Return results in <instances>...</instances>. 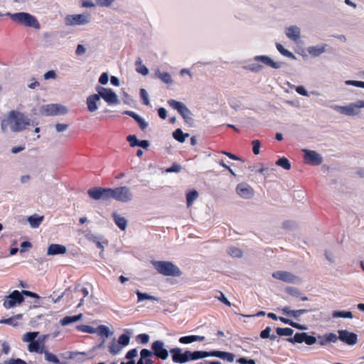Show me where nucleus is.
<instances>
[{
  "label": "nucleus",
  "instance_id": "nucleus-24",
  "mask_svg": "<svg viewBox=\"0 0 364 364\" xmlns=\"http://www.w3.org/2000/svg\"><path fill=\"white\" fill-rule=\"evenodd\" d=\"M67 252L66 247L59 244H51L47 250L48 255H63Z\"/></svg>",
  "mask_w": 364,
  "mask_h": 364
},
{
  "label": "nucleus",
  "instance_id": "nucleus-51",
  "mask_svg": "<svg viewBox=\"0 0 364 364\" xmlns=\"http://www.w3.org/2000/svg\"><path fill=\"white\" fill-rule=\"evenodd\" d=\"M97 6L101 7H110L116 0H95Z\"/></svg>",
  "mask_w": 364,
  "mask_h": 364
},
{
  "label": "nucleus",
  "instance_id": "nucleus-5",
  "mask_svg": "<svg viewBox=\"0 0 364 364\" xmlns=\"http://www.w3.org/2000/svg\"><path fill=\"white\" fill-rule=\"evenodd\" d=\"M110 198L122 203H128L133 199V194L127 186L110 188Z\"/></svg>",
  "mask_w": 364,
  "mask_h": 364
},
{
  "label": "nucleus",
  "instance_id": "nucleus-38",
  "mask_svg": "<svg viewBox=\"0 0 364 364\" xmlns=\"http://www.w3.org/2000/svg\"><path fill=\"white\" fill-rule=\"evenodd\" d=\"M333 318H352L353 317L351 311H335L332 314Z\"/></svg>",
  "mask_w": 364,
  "mask_h": 364
},
{
  "label": "nucleus",
  "instance_id": "nucleus-6",
  "mask_svg": "<svg viewBox=\"0 0 364 364\" xmlns=\"http://www.w3.org/2000/svg\"><path fill=\"white\" fill-rule=\"evenodd\" d=\"M332 108L342 114L355 116L359 114L360 108H364V100H358L346 106L333 105Z\"/></svg>",
  "mask_w": 364,
  "mask_h": 364
},
{
  "label": "nucleus",
  "instance_id": "nucleus-58",
  "mask_svg": "<svg viewBox=\"0 0 364 364\" xmlns=\"http://www.w3.org/2000/svg\"><path fill=\"white\" fill-rule=\"evenodd\" d=\"M178 341L182 344H189L193 341V335L182 336L179 338Z\"/></svg>",
  "mask_w": 364,
  "mask_h": 364
},
{
  "label": "nucleus",
  "instance_id": "nucleus-54",
  "mask_svg": "<svg viewBox=\"0 0 364 364\" xmlns=\"http://www.w3.org/2000/svg\"><path fill=\"white\" fill-rule=\"evenodd\" d=\"M345 84L346 85H353V86H355L358 87L364 88V82H363V81L348 80L345 81Z\"/></svg>",
  "mask_w": 364,
  "mask_h": 364
},
{
  "label": "nucleus",
  "instance_id": "nucleus-45",
  "mask_svg": "<svg viewBox=\"0 0 364 364\" xmlns=\"http://www.w3.org/2000/svg\"><path fill=\"white\" fill-rule=\"evenodd\" d=\"M263 68V66L258 63H251L245 67V69L248 70L252 73H259Z\"/></svg>",
  "mask_w": 364,
  "mask_h": 364
},
{
  "label": "nucleus",
  "instance_id": "nucleus-36",
  "mask_svg": "<svg viewBox=\"0 0 364 364\" xmlns=\"http://www.w3.org/2000/svg\"><path fill=\"white\" fill-rule=\"evenodd\" d=\"M188 136V134H184L183 131L179 128L176 129L173 133V138L181 143L184 142L186 138H187Z\"/></svg>",
  "mask_w": 364,
  "mask_h": 364
},
{
  "label": "nucleus",
  "instance_id": "nucleus-10",
  "mask_svg": "<svg viewBox=\"0 0 364 364\" xmlns=\"http://www.w3.org/2000/svg\"><path fill=\"white\" fill-rule=\"evenodd\" d=\"M40 112L45 116H55L67 113V109L65 107L58 104H49L42 106Z\"/></svg>",
  "mask_w": 364,
  "mask_h": 364
},
{
  "label": "nucleus",
  "instance_id": "nucleus-62",
  "mask_svg": "<svg viewBox=\"0 0 364 364\" xmlns=\"http://www.w3.org/2000/svg\"><path fill=\"white\" fill-rule=\"evenodd\" d=\"M272 329L269 326L266 327L260 333V337L263 339L268 338L270 336Z\"/></svg>",
  "mask_w": 364,
  "mask_h": 364
},
{
  "label": "nucleus",
  "instance_id": "nucleus-18",
  "mask_svg": "<svg viewBox=\"0 0 364 364\" xmlns=\"http://www.w3.org/2000/svg\"><path fill=\"white\" fill-rule=\"evenodd\" d=\"M338 333L339 340L349 346H354L358 343V336L355 333L347 330H338Z\"/></svg>",
  "mask_w": 364,
  "mask_h": 364
},
{
  "label": "nucleus",
  "instance_id": "nucleus-42",
  "mask_svg": "<svg viewBox=\"0 0 364 364\" xmlns=\"http://www.w3.org/2000/svg\"><path fill=\"white\" fill-rule=\"evenodd\" d=\"M117 341L122 348H124L129 345L130 342V336L126 333H123L119 336Z\"/></svg>",
  "mask_w": 364,
  "mask_h": 364
},
{
  "label": "nucleus",
  "instance_id": "nucleus-27",
  "mask_svg": "<svg viewBox=\"0 0 364 364\" xmlns=\"http://www.w3.org/2000/svg\"><path fill=\"white\" fill-rule=\"evenodd\" d=\"M326 44L309 46L307 48V52L312 57H318L326 52Z\"/></svg>",
  "mask_w": 364,
  "mask_h": 364
},
{
  "label": "nucleus",
  "instance_id": "nucleus-63",
  "mask_svg": "<svg viewBox=\"0 0 364 364\" xmlns=\"http://www.w3.org/2000/svg\"><path fill=\"white\" fill-rule=\"evenodd\" d=\"M6 364H26V361L21 358H11L5 362Z\"/></svg>",
  "mask_w": 364,
  "mask_h": 364
},
{
  "label": "nucleus",
  "instance_id": "nucleus-9",
  "mask_svg": "<svg viewBox=\"0 0 364 364\" xmlns=\"http://www.w3.org/2000/svg\"><path fill=\"white\" fill-rule=\"evenodd\" d=\"M90 22L88 14L67 15L65 18V23L67 26H82Z\"/></svg>",
  "mask_w": 364,
  "mask_h": 364
},
{
  "label": "nucleus",
  "instance_id": "nucleus-37",
  "mask_svg": "<svg viewBox=\"0 0 364 364\" xmlns=\"http://www.w3.org/2000/svg\"><path fill=\"white\" fill-rule=\"evenodd\" d=\"M276 48L278 50V51L284 56L288 57L291 59H296V56L294 55V54L291 51L288 50L287 49L284 48L282 44L277 43Z\"/></svg>",
  "mask_w": 364,
  "mask_h": 364
},
{
  "label": "nucleus",
  "instance_id": "nucleus-56",
  "mask_svg": "<svg viewBox=\"0 0 364 364\" xmlns=\"http://www.w3.org/2000/svg\"><path fill=\"white\" fill-rule=\"evenodd\" d=\"M325 335L326 336V339H327L326 341H328V343H335L339 339L338 336H337L334 333H326Z\"/></svg>",
  "mask_w": 364,
  "mask_h": 364
},
{
  "label": "nucleus",
  "instance_id": "nucleus-1",
  "mask_svg": "<svg viewBox=\"0 0 364 364\" xmlns=\"http://www.w3.org/2000/svg\"><path fill=\"white\" fill-rule=\"evenodd\" d=\"M30 119L26 117L24 114L16 110H11L1 121V129L4 133L6 132L9 128L12 132H20L30 124Z\"/></svg>",
  "mask_w": 364,
  "mask_h": 364
},
{
  "label": "nucleus",
  "instance_id": "nucleus-8",
  "mask_svg": "<svg viewBox=\"0 0 364 364\" xmlns=\"http://www.w3.org/2000/svg\"><path fill=\"white\" fill-rule=\"evenodd\" d=\"M167 102L171 107L177 110L186 122H188L192 119V113L184 103L173 99L168 100Z\"/></svg>",
  "mask_w": 364,
  "mask_h": 364
},
{
  "label": "nucleus",
  "instance_id": "nucleus-14",
  "mask_svg": "<svg viewBox=\"0 0 364 364\" xmlns=\"http://www.w3.org/2000/svg\"><path fill=\"white\" fill-rule=\"evenodd\" d=\"M88 196L94 200L110 199V188H94L87 191Z\"/></svg>",
  "mask_w": 364,
  "mask_h": 364
},
{
  "label": "nucleus",
  "instance_id": "nucleus-28",
  "mask_svg": "<svg viewBox=\"0 0 364 364\" xmlns=\"http://www.w3.org/2000/svg\"><path fill=\"white\" fill-rule=\"evenodd\" d=\"M112 218L116 225L121 230H124L127 226V220L124 217L121 216L117 213H112Z\"/></svg>",
  "mask_w": 364,
  "mask_h": 364
},
{
  "label": "nucleus",
  "instance_id": "nucleus-52",
  "mask_svg": "<svg viewBox=\"0 0 364 364\" xmlns=\"http://www.w3.org/2000/svg\"><path fill=\"white\" fill-rule=\"evenodd\" d=\"M138 350L136 348L129 350L125 355L124 358L129 360H134V358L137 356Z\"/></svg>",
  "mask_w": 364,
  "mask_h": 364
},
{
  "label": "nucleus",
  "instance_id": "nucleus-4",
  "mask_svg": "<svg viewBox=\"0 0 364 364\" xmlns=\"http://www.w3.org/2000/svg\"><path fill=\"white\" fill-rule=\"evenodd\" d=\"M6 16H9L12 21L22 24L27 27L34 28L36 29L40 28V23L38 19L33 15L27 12H18L11 14L7 12L4 14Z\"/></svg>",
  "mask_w": 364,
  "mask_h": 364
},
{
  "label": "nucleus",
  "instance_id": "nucleus-46",
  "mask_svg": "<svg viewBox=\"0 0 364 364\" xmlns=\"http://www.w3.org/2000/svg\"><path fill=\"white\" fill-rule=\"evenodd\" d=\"M154 355L153 350L151 348V350L143 348L140 351V358L142 359H146L150 358Z\"/></svg>",
  "mask_w": 364,
  "mask_h": 364
},
{
  "label": "nucleus",
  "instance_id": "nucleus-50",
  "mask_svg": "<svg viewBox=\"0 0 364 364\" xmlns=\"http://www.w3.org/2000/svg\"><path fill=\"white\" fill-rule=\"evenodd\" d=\"M77 329L82 332L88 333H95L96 332L95 328L88 325H80L77 326Z\"/></svg>",
  "mask_w": 364,
  "mask_h": 364
},
{
  "label": "nucleus",
  "instance_id": "nucleus-34",
  "mask_svg": "<svg viewBox=\"0 0 364 364\" xmlns=\"http://www.w3.org/2000/svg\"><path fill=\"white\" fill-rule=\"evenodd\" d=\"M95 331L99 336H104L105 338H108L112 336L113 332L110 331L109 328L105 325H100L95 328Z\"/></svg>",
  "mask_w": 364,
  "mask_h": 364
},
{
  "label": "nucleus",
  "instance_id": "nucleus-22",
  "mask_svg": "<svg viewBox=\"0 0 364 364\" xmlns=\"http://www.w3.org/2000/svg\"><path fill=\"white\" fill-rule=\"evenodd\" d=\"M46 338V336H43L42 338H38L37 340H36L33 342H31V343H29L28 346V350L30 352H36L38 353H44V352L46 350L44 348L43 341Z\"/></svg>",
  "mask_w": 364,
  "mask_h": 364
},
{
  "label": "nucleus",
  "instance_id": "nucleus-33",
  "mask_svg": "<svg viewBox=\"0 0 364 364\" xmlns=\"http://www.w3.org/2000/svg\"><path fill=\"white\" fill-rule=\"evenodd\" d=\"M45 360L49 363H53L54 364H67L65 361H60L56 355L50 353L48 350L44 352Z\"/></svg>",
  "mask_w": 364,
  "mask_h": 364
},
{
  "label": "nucleus",
  "instance_id": "nucleus-55",
  "mask_svg": "<svg viewBox=\"0 0 364 364\" xmlns=\"http://www.w3.org/2000/svg\"><path fill=\"white\" fill-rule=\"evenodd\" d=\"M286 292L296 297H299L301 295V292L296 288L292 287H287L286 289Z\"/></svg>",
  "mask_w": 364,
  "mask_h": 364
},
{
  "label": "nucleus",
  "instance_id": "nucleus-30",
  "mask_svg": "<svg viewBox=\"0 0 364 364\" xmlns=\"http://www.w3.org/2000/svg\"><path fill=\"white\" fill-rule=\"evenodd\" d=\"M82 317V314H80L78 315L75 316H65L63 318L60 319V323L63 326H67L71 323L76 322L81 319Z\"/></svg>",
  "mask_w": 364,
  "mask_h": 364
},
{
  "label": "nucleus",
  "instance_id": "nucleus-31",
  "mask_svg": "<svg viewBox=\"0 0 364 364\" xmlns=\"http://www.w3.org/2000/svg\"><path fill=\"white\" fill-rule=\"evenodd\" d=\"M136 294L137 295V301L141 302L144 300H151L154 301H159V298L149 295L146 293L141 292L139 290H136L135 291Z\"/></svg>",
  "mask_w": 364,
  "mask_h": 364
},
{
  "label": "nucleus",
  "instance_id": "nucleus-32",
  "mask_svg": "<svg viewBox=\"0 0 364 364\" xmlns=\"http://www.w3.org/2000/svg\"><path fill=\"white\" fill-rule=\"evenodd\" d=\"M43 220V216H38V215H33L28 218V221L33 228H37L40 226Z\"/></svg>",
  "mask_w": 364,
  "mask_h": 364
},
{
  "label": "nucleus",
  "instance_id": "nucleus-20",
  "mask_svg": "<svg viewBox=\"0 0 364 364\" xmlns=\"http://www.w3.org/2000/svg\"><path fill=\"white\" fill-rule=\"evenodd\" d=\"M237 193L242 198L245 199L251 198L254 195L252 188L247 183H239L236 187Z\"/></svg>",
  "mask_w": 364,
  "mask_h": 364
},
{
  "label": "nucleus",
  "instance_id": "nucleus-53",
  "mask_svg": "<svg viewBox=\"0 0 364 364\" xmlns=\"http://www.w3.org/2000/svg\"><path fill=\"white\" fill-rule=\"evenodd\" d=\"M140 97L143 100V103L146 105H149L150 104L149 95L146 90L144 88L140 90Z\"/></svg>",
  "mask_w": 364,
  "mask_h": 364
},
{
  "label": "nucleus",
  "instance_id": "nucleus-35",
  "mask_svg": "<svg viewBox=\"0 0 364 364\" xmlns=\"http://www.w3.org/2000/svg\"><path fill=\"white\" fill-rule=\"evenodd\" d=\"M75 293L80 294L82 295V298L80 299V303L77 305V307L79 308L83 304V301L85 297H87L89 294V291L87 288L77 287L74 289Z\"/></svg>",
  "mask_w": 364,
  "mask_h": 364
},
{
  "label": "nucleus",
  "instance_id": "nucleus-12",
  "mask_svg": "<svg viewBox=\"0 0 364 364\" xmlns=\"http://www.w3.org/2000/svg\"><path fill=\"white\" fill-rule=\"evenodd\" d=\"M287 341L293 344L305 343L306 345L311 346L316 343L317 338L302 332L296 333L293 337L288 338Z\"/></svg>",
  "mask_w": 364,
  "mask_h": 364
},
{
  "label": "nucleus",
  "instance_id": "nucleus-16",
  "mask_svg": "<svg viewBox=\"0 0 364 364\" xmlns=\"http://www.w3.org/2000/svg\"><path fill=\"white\" fill-rule=\"evenodd\" d=\"M302 151L304 154V158L306 164L311 166H318L322 164L323 158L316 151L306 149H302Z\"/></svg>",
  "mask_w": 364,
  "mask_h": 364
},
{
  "label": "nucleus",
  "instance_id": "nucleus-13",
  "mask_svg": "<svg viewBox=\"0 0 364 364\" xmlns=\"http://www.w3.org/2000/svg\"><path fill=\"white\" fill-rule=\"evenodd\" d=\"M151 348L153 350L154 355L158 359L165 360L168 358L169 351L165 348L162 341L157 340L153 342Z\"/></svg>",
  "mask_w": 364,
  "mask_h": 364
},
{
  "label": "nucleus",
  "instance_id": "nucleus-60",
  "mask_svg": "<svg viewBox=\"0 0 364 364\" xmlns=\"http://www.w3.org/2000/svg\"><path fill=\"white\" fill-rule=\"evenodd\" d=\"M127 141L132 147L138 146L139 140L135 135H129L127 138Z\"/></svg>",
  "mask_w": 364,
  "mask_h": 364
},
{
  "label": "nucleus",
  "instance_id": "nucleus-15",
  "mask_svg": "<svg viewBox=\"0 0 364 364\" xmlns=\"http://www.w3.org/2000/svg\"><path fill=\"white\" fill-rule=\"evenodd\" d=\"M208 357H216L223 360L232 362L235 358V355L232 353L220 351V350H212V351H203L200 350V359Z\"/></svg>",
  "mask_w": 364,
  "mask_h": 364
},
{
  "label": "nucleus",
  "instance_id": "nucleus-49",
  "mask_svg": "<svg viewBox=\"0 0 364 364\" xmlns=\"http://www.w3.org/2000/svg\"><path fill=\"white\" fill-rule=\"evenodd\" d=\"M124 114H126V115H128L131 117H132L137 123L138 124L142 121L144 120V119L140 117L139 114H137L136 113H135L133 111H129V110H127V111H124L123 112Z\"/></svg>",
  "mask_w": 364,
  "mask_h": 364
},
{
  "label": "nucleus",
  "instance_id": "nucleus-48",
  "mask_svg": "<svg viewBox=\"0 0 364 364\" xmlns=\"http://www.w3.org/2000/svg\"><path fill=\"white\" fill-rule=\"evenodd\" d=\"M124 114H126V115H128L131 117H132L137 123L138 124L142 121L144 120V119L140 117L139 114H137L136 113H135L133 111H129V110H127V111H124L123 112Z\"/></svg>",
  "mask_w": 364,
  "mask_h": 364
},
{
  "label": "nucleus",
  "instance_id": "nucleus-29",
  "mask_svg": "<svg viewBox=\"0 0 364 364\" xmlns=\"http://www.w3.org/2000/svg\"><path fill=\"white\" fill-rule=\"evenodd\" d=\"M154 77L159 78L167 85H170L173 82L171 75L167 72H161L159 69L155 71Z\"/></svg>",
  "mask_w": 364,
  "mask_h": 364
},
{
  "label": "nucleus",
  "instance_id": "nucleus-40",
  "mask_svg": "<svg viewBox=\"0 0 364 364\" xmlns=\"http://www.w3.org/2000/svg\"><path fill=\"white\" fill-rule=\"evenodd\" d=\"M227 252L232 257L240 258L242 256V252L241 250L236 247H229L227 249Z\"/></svg>",
  "mask_w": 364,
  "mask_h": 364
},
{
  "label": "nucleus",
  "instance_id": "nucleus-57",
  "mask_svg": "<svg viewBox=\"0 0 364 364\" xmlns=\"http://www.w3.org/2000/svg\"><path fill=\"white\" fill-rule=\"evenodd\" d=\"M252 151L254 154L257 155L259 154V149H260V141L257 139L253 140L252 141Z\"/></svg>",
  "mask_w": 364,
  "mask_h": 364
},
{
  "label": "nucleus",
  "instance_id": "nucleus-3",
  "mask_svg": "<svg viewBox=\"0 0 364 364\" xmlns=\"http://www.w3.org/2000/svg\"><path fill=\"white\" fill-rule=\"evenodd\" d=\"M173 363L183 364L188 361L200 359V350H185L181 348H173L169 350Z\"/></svg>",
  "mask_w": 364,
  "mask_h": 364
},
{
  "label": "nucleus",
  "instance_id": "nucleus-11",
  "mask_svg": "<svg viewBox=\"0 0 364 364\" xmlns=\"http://www.w3.org/2000/svg\"><path fill=\"white\" fill-rule=\"evenodd\" d=\"M24 301V297L22 291L18 290L13 291L11 294L6 296L4 306L6 309H11L16 305L21 304Z\"/></svg>",
  "mask_w": 364,
  "mask_h": 364
},
{
  "label": "nucleus",
  "instance_id": "nucleus-61",
  "mask_svg": "<svg viewBox=\"0 0 364 364\" xmlns=\"http://www.w3.org/2000/svg\"><path fill=\"white\" fill-rule=\"evenodd\" d=\"M295 90L298 94H299L302 96H305V97L309 96V94L307 92V90H306V88L302 85L296 87Z\"/></svg>",
  "mask_w": 364,
  "mask_h": 364
},
{
  "label": "nucleus",
  "instance_id": "nucleus-44",
  "mask_svg": "<svg viewBox=\"0 0 364 364\" xmlns=\"http://www.w3.org/2000/svg\"><path fill=\"white\" fill-rule=\"evenodd\" d=\"M276 164L279 166L282 167L285 170H289L291 168V164L286 157L279 158L276 161Z\"/></svg>",
  "mask_w": 364,
  "mask_h": 364
},
{
  "label": "nucleus",
  "instance_id": "nucleus-41",
  "mask_svg": "<svg viewBox=\"0 0 364 364\" xmlns=\"http://www.w3.org/2000/svg\"><path fill=\"white\" fill-rule=\"evenodd\" d=\"M198 197V193L196 190L189 191L186 194V202L188 207L191 206L193 202Z\"/></svg>",
  "mask_w": 364,
  "mask_h": 364
},
{
  "label": "nucleus",
  "instance_id": "nucleus-25",
  "mask_svg": "<svg viewBox=\"0 0 364 364\" xmlns=\"http://www.w3.org/2000/svg\"><path fill=\"white\" fill-rule=\"evenodd\" d=\"M300 28L296 26H291L286 28L285 33L291 41H297L300 38Z\"/></svg>",
  "mask_w": 364,
  "mask_h": 364
},
{
  "label": "nucleus",
  "instance_id": "nucleus-64",
  "mask_svg": "<svg viewBox=\"0 0 364 364\" xmlns=\"http://www.w3.org/2000/svg\"><path fill=\"white\" fill-rule=\"evenodd\" d=\"M136 70L138 73H140L142 75H146L149 73V69L144 65H141L136 68Z\"/></svg>",
  "mask_w": 364,
  "mask_h": 364
},
{
  "label": "nucleus",
  "instance_id": "nucleus-23",
  "mask_svg": "<svg viewBox=\"0 0 364 364\" xmlns=\"http://www.w3.org/2000/svg\"><path fill=\"white\" fill-rule=\"evenodd\" d=\"M100 100V95H98L97 93L90 95L87 97L86 104L89 112H94L97 110L98 106L97 102Z\"/></svg>",
  "mask_w": 364,
  "mask_h": 364
},
{
  "label": "nucleus",
  "instance_id": "nucleus-19",
  "mask_svg": "<svg viewBox=\"0 0 364 364\" xmlns=\"http://www.w3.org/2000/svg\"><path fill=\"white\" fill-rule=\"evenodd\" d=\"M253 60L255 62L262 63L264 65L274 69H279L283 65V63L282 62H274L270 57L267 55H256L254 57Z\"/></svg>",
  "mask_w": 364,
  "mask_h": 364
},
{
  "label": "nucleus",
  "instance_id": "nucleus-43",
  "mask_svg": "<svg viewBox=\"0 0 364 364\" xmlns=\"http://www.w3.org/2000/svg\"><path fill=\"white\" fill-rule=\"evenodd\" d=\"M277 335L279 336H289L294 333V330L290 328H281L278 327L276 329Z\"/></svg>",
  "mask_w": 364,
  "mask_h": 364
},
{
  "label": "nucleus",
  "instance_id": "nucleus-2",
  "mask_svg": "<svg viewBox=\"0 0 364 364\" xmlns=\"http://www.w3.org/2000/svg\"><path fill=\"white\" fill-rule=\"evenodd\" d=\"M151 264L159 274L164 276L178 277L183 274L180 268L170 261L151 260Z\"/></svg>",
  "mask_w": 364,
  "mask_h": 364
},
{
  "label": "nucleus",
  "instance_id": "nucleus-7",
  "mask_svg": "<svg viewBox=\"0 0 364 364\" xmlns=\"http://www.w3.org/2000/svg\"><path fill=\"white\" fill-rule=\"evenodd\" d=\"M100 98L102 97L108 105H117L119 100L117 94L111 89L106 88L100 85L95 87Z\"/></svg>",
  "mask_w": 364,
  "mask_h": 364
},
{
  "label": "nucleus",
  "instance_id": "nucleus-17",
  "mask_svg": "<svg viewBox=\"0 0 364 364\" xmlns=\"http://www.w3.org/2000/svg\"><path fill=\"white\" fill-rule=\"evenodd\" d=\"M272 277L289 284H296L300 280L297 276L287 271H276L272 273Z\"/></svg>",
  "mask_w": 364,
  "mask_h": 364
},
{
  "label": "nucleus",
  "instance_id": "nucleus-26",
  "mask_svg": "<svg viewBox=\"0 0 364 364\" xmlns=\"http://www.w3.org/2000/svg\"><path fill=\"white\" fill-rule=\"evenodd\" d=\"M108 352L112 355H117L120 354L124 349L117 341L116 338H114L107 345Z\"/></svg>",
  "mask_w": 364,
  "mask_h": 364
},
{
  "label": "nucleus",
  "instance_id": "nucleus-59",
  "mask_svg": "<svg viewBox=\"0 0 364 364\" xmlns=\"http://www.w3.org/2000/svg\"><path fill=\"white\" fill-rule=\"evenodd\" d=\"M236 362L239 364H256V361L254 359H248L245 357L239 358Z\"/></svg>",
  "mask_w": 364,
  "mask_h": 364
},
{
  "label": "nucleus",
  "instance_id": "nucleus-21",
  "mask_svg": "<svg viewBox=\"0 0 364 364\" xmlns=\"http://www.w3.org/2000/svg\"><path fill=\"white\" fill-rule=\"evenodd\" d=\"M282 312L283 314L286 316H289L293 317L295 319H298L301 315L311 312L313 309H301L297 310H291L288 306H285L282 309Z\"/></svg>",
  "mask_w": 364,
  "mask_h": 364
},
{
  "label": "nucleus",
  "instance_id": "nucleus-47",
  "mask_svg": "<svg viewBox=\"0 0 364 364\" xmlns=\"http://www.w3.org/2000/svg\"><path fill=\"white\" fill-rule=\"evenodd\" d=\"M124 114H126V115H128L131 117H132L137 123L138 124L142 121L144 120V119L140 117L139 114H137L136 113H135L133 111H129V110H127V111H124L123 112Z\"/></svg>",
  "mask_w": 364,
  "mask_h": 364
},
{
  "label": "nucleus",
  "instance_id": "nucleus-39",
  "mask_svg": "<svg viewBox=\"0 0 364 364\" xmlns=\"http://www.w3.org/2000/svg\"><path fill=\"white\" fill-rule=\"evenodd\" d=\"M38 333H39L38 331L27 332L23 335L22 340L23 342L31 343V342L36 341Z\"/></svg>",
  "mask_w": 364,
  "mask_h": 364
}]
</instances>
